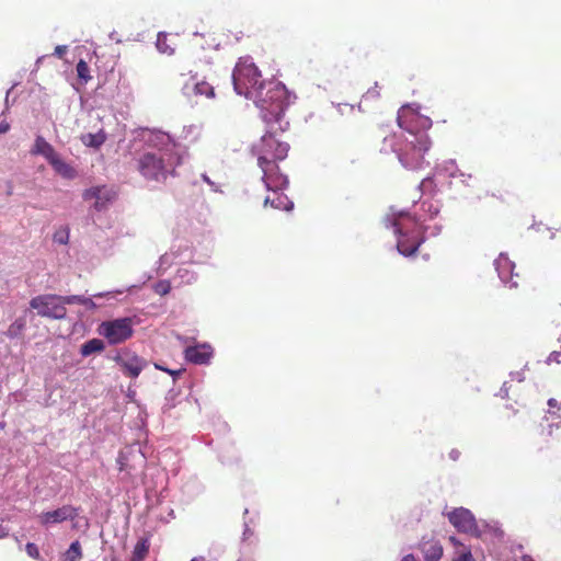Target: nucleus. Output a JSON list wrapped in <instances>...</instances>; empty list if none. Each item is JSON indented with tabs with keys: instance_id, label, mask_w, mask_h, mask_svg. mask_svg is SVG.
<instances>
[{
	"instance_id": "nucleus-57",
	"label": "nucleus",
	"mask_w": 561,
	"mask_h": 561,
	"mask_svg": "<svg viewBox=\"0 0 561 561\" xmlns=\"http://www.w3.org/2000/svg\"><path fill=\"white\" fill-rule=\"evenodd\" d=\"M10 91H11V90H9V91L7 92V96H5V105H7V107L9 106V94H10Z\"/></svg>"
},
{
	"instance_id": "nucleus-7",
	"label": "nucleus",
	"mask_w": 561,
	"mask_h": 561,
	"mask_svg": "<svg viewBox=\"0 0 561 561\" xmlns=\"http://www.w3.org/2000/svg\"><path fill=\"white\" fill-rule=\"evenodd\" d=\"M66 296L43 294L30 300V308L36 310L37 316L53 320H64L67 317Z\"/></svg>"
},
{
	"instance_id": "nucleus-3",
	"label": "nucleus",
	"mask_w": 561,
	"mask_h": 561,
	"mask_svg": "<svg viewBox=\"0 0 561 561\" xmlns=\"http://www.w3.org/2000/svg\"><path fill=\"white\" fill-rule=\"evenodd\" d=\"M407 106H403L398 112V124L402 129L400 133H394L391 136L383 138L381 147L382 152H394L403 168L408 170H421L428 165L424 159V153L431 148L432 141L426 134V130L432 127V119L428 117H420L414 115L412 121H417V124L423 130H413L404 125L403 113Z\"/></svg>"
},
{
	"instance_id": "nucleus-34",
	"label": "nucleus",
	"mask_w": 561,
	"mask_h": 561,
	"mask_svg": "<svg viewBox=\"0 0 561 561\" xmlns=\"http://www.w3.org/2000/svg\"><path fill=\"white\" fill-rule=\"evenodd\" d=\"M171 290V284L169 280H159L156 285H154V291L156 294L160 295V296H165L170 293Z\"/></svg>"
},
{
	"instance_id": "nucleus-30",
	"label": "nucleus",
	"mask_w": 561,
	"mask_h": 561,
	"mask_svg": "<svg viewBox=\"0 0 561 561\" xmlns=\"http://www.w3.org/2000/svg\"><path fill=\"white\" fill-rule=\"evenodd\" d=\"M102 188L101 187H91V188H88L83 192V198L85 201H91V199H95V208L96 209H100L102 207V203H101V199H102Z\"/></svg>"
},
{
	"instance_id": "nucleus-2",
	"label": "nucleus",
	"mask_w": 561,
	"mask_h": 561,
	"mask_svg": "<svg viewBox=\"0 0 561 561\" xmlns=\"http://www.w3.org/2000/svg\"><path fill=\"white\" fill-rule=\"evenodd\" d=\"M133 139L156 149L144 153L138 160V170L148 181L164 182L175 175L176 167L184 162L186 151L168 134L159 129L139 127L131 131Z\"/></svg>"
},
{
	"instance_id": "nucleus-58",
	"label": "nucleus",
	"mask_w": 561,
	"mask_h": 561,
	"mask_svg": "<svg viewBox=\"0 0 561 561\" xmlns=\"http://www.w3.org/2000/svg\"><path fill=\"white\" fill-rule=\"evenodd\" d=\"M45 57H46V56H41V57H38V58H37V60H36V64H37V65H38V64H42V61H43V59H44Z\"/></svg>"
},
{
	"instance_id": "nucleus-1",
	"label": "nucleus",
	"mask_w": 561,
	"mask_h": 561,
	"mask_svg": "<svg viewBox=\"0 0 561 561\" xmlns=\"http://www.w3.org/2000/svg\"><path fill=\"white\" fill-rule=\"evenodd\" d=\"M261 71L253 62H238L232 71V84L237 94L253 99L264 123L279 122L290 104L291 94L286 85L276 80L261 81Z\"/></svg>"
},
{
	"instance_id": "nucleus-5",
	"label": "nucleus",
	"mask_w": 561,
	"mask_h": 561,
	"mask_svg": "<svg viewBox=\"0 0 561 561\" xmlns=\"http://www.w3.org/2000/svg\"><path fill=\"white\" fill-rule=\"evenodd\" d=\"M283 118L284 115L280 117V123H265L267 126L265 134L261 137L260 142L252 147V152L257 157V165L260 168H262V164H277V161L284 160L288 154L289 145L276 139V133H283L289 126V122Z\"/></svg>"
},
{
	"instance_id": "nucleus-42",
	"label": "nucleus",
	"mask_w": 561,
	"mask_h": 561,
	"mask_svg": "<svg viewBox=\"0 0 561 561\" xmlns=\"http://www.w3.org/2000/svg\"><path fill=\"white\" fill-rule=\"evenodd\" d=\"M202 179L205 183H207L210 186L213 192H220L219 186L215 182H213L206 173L202 174Z\"/></svg>"
},
{
	"instance_id": "nucleus-45",
	"label": "nucleus",
	"mask_w": 561,
	"mask_h": 561,
	"mask_svg": "<svg viewBox=\"0 0 561 561\" xmlns=\"http://www.w3.org/2000/svg\"><path fill=\"white\" fill-rule=\"evenodd\" d=\"M332 105L337 110V112H339L340 114H343V113H344V112H343V108H344V107H346V106H350L351 111H353V110H354V105H350V104H347V103H334V102H332Z\"/></svg>"
},
{
	"instance_id": "nucleus-15",
	"label": "nucleus",
	"mask_w": 561,
	"mask_h": 561,
	"mask_svg": "<svg viewBox=\"0 0 561 561\" xmlns=\"http://www.w3.org/2000/svg\"><path fill=\"white\" fill-rule=\"evenodd\" d=\"M122 293H124V290L98 293L92 297H85L82 295H68L66 296V305H79L84 307L85 310L93 311L99 307L98 304L93 300V298L112 297L113 294Z\"/></svg>"
},
{
	"instance_id": "nucleus-46",
	"label": "nucleus",
	"mask_w": 561,
	"mask_h": 561,
	"mask_svg": "<svg viewBox=\"0 0 561 561\" xmlns=\"http://www.w3.org/2000/svg\"><path fill=\"white\" fill-rule=\"evenodd\" d=\"M184 369L181 368V369H170L167 370V374H169L170 376H172L173 380L175 381L182 374H183Z\"/></svg>"
},
{
	"instance_id": "nucleus-8",
	"label": "nucleus",
	"mask_w": 561,
	"mask_h": 561,
	"mask_svg": "<svg viewBox=\"0 0 561 561\" xmlns=\"http://www.w3.org/2000/svg\"><path fill=\"white\" fill-rule=\"evenodd\" d=\"M100 334L107 339L110 344H119L131 337L133 321L130 318H117L111 321H104L100 325Z\"/></svg>"
},
{
	"instance_id": "nucleus-26",
	"label": "nucleus",
	"mask_w": 561,
	"mask_h": 561,
	"mask_svg": "<svg viewBox=\"0 0 561 561\" xmlns=\"http://www.w3.org/2000/svg\"><path fill=\"white\" fill-rule=\"evenodd\" d=\"M461 170L458 168L456 160L449 159L436 167L437 173H445L449 178H457Z\"/></svg>"
},
{
	"instance_id": "nucleus-36",
	"label": "nucleus",
	"mask_w": 561,
	"mask_h": 561,
	"mask_svg": "<svg viewBox=\"0 0 561 561\" xmlns=\"http://www.w3.org/2000/svg\"><path fill=\"white\" fill-rule=\"evenodd\" d=\"M434 186V178L433 175H428L425 179L422 180V182L419 185V188L422 193H425L430 190H432Z\"/></svg>"
},
{
	"instance_id": "nucleus-29",
	"label": "nucleus",
	"mask_w": 561,
	"mask_h": 561,
	"mask_svg": "<svg viewBox=\"0 0 561 561\" xmlns=\"http://www.w3.org/2000/svg\"><path fill=\"white\" fill-rule=\"evenodd\" d=\"M156 47H157L158 51L161 53V54H165V55L171 56L174 53V49L171 48L167 44V33L165 32H159L158 33L157 41H156Z\"/></svg>"
},
{
	"instance_id": "nucleus-59",
	"label": "nucleus",
	"mask_w": 561,
	"mask_h": 561,
	"mask_svg": "<svg viewBox=\"0 0 561 561\" xmlns=\"http://www.w3.org/2000/svg\"><path fill=\"white\" fill-rule=\"evenodd\" d=\"M81 519L84 522V524H83L84 528H87L89 526L88 519L83 518V517Z\"/></svg>"
},
{
	"instance_id": "nucleus-48",
	"label": "nucleus",
	"mask_w": 561,
	"mask_h": 561,
	"mask_svg": "<svg viewBox=\"0 0 561 561\" xmlns=\"http://www.w3.org/2000/svg\"><path fill=\"white\" fill-rule=\"evenodd\" d=\"M460 451L456 448L451 449L448 454L449 458L453 460V461H457L460 457Z\"/></svg>"
},
{
	"instance_id": "nucleus-33",
	"label": "nucleus",
	"mask_w": 561,
	"mask_h": 561,
	"mask_svg": "<svg viewBox=\"0 0 561 561\" xmlns=\"http://www.w3.org/2000/svg\"><path fill=\"white\" fill-rule=\"evenodd\" d=\"M457 178H460V183L466 187H474L477 184V178L473 176L471 173H466L463 171H460Z\"/></svg>"
},
{
	"instance_id": "nucleus-50",
	"label": "nucleus",
	"mask_w": 561,
	"mask_h": 561,
	"mask_svg": "<svg viewBox=\"0 0 561 561\" xmlns=\"http://www.w3.org/2000/svg\"><path fill=\"white\" fill-rule=\"evenodd\" d=\"M10 534L9 527L0 525V539L7 538Z\"/></svg>"
},
{
	"instance_id": "nucleus-18",
	"label": "nucleus",
	"mask_w": 561,
	"mask_h": 561,
	"mask_svg": "<svg viewBox=\"0 0 561 561\" xmlns=\"http://www.w3.org/2000/svg\"><path fill=\"white\" fill-rule=\"evenodd\" d=\"M420 550L425 561H439L443 556V546L436 539L423 538L420 542Z\"/></svg>"
},
{
	"instance_id": "nucleus-31",
	"label": "nucleus",
	"mask_w": 561,
	"mask_h": 561,
	"mask_svg": "<svg viewBox=\"0 0 561 561\" xmlns=\"http://www.w3.org/2000/svg\"><path fill=\"white\" fill-rule=\"evenodd\" d=\"M76 71L78 78L83 82L87 83L90 79V68L83 59H80L76 65Z\"/></svg>"
},
{
	"instance_id": "nucleus-10",
	"label": "nucleus",
	"mask_w": 561,
	"mask_h": 561,
	"mask_svg": "<svg viewBox=\"0 0 561 561\" xmlns=\"http://www.w3.org/2000/svg\"><path fill=\"white\" fill-rule=\"evenodd\" d=\"M493 264L501 283L510 289H517L518 283L514 277H518L519 274L515 273V262L511 261L508 255L502 252L494 260Z\"/></svg>"
},
{
	"instance_id": "nucleus-53",
	"label": "nucleus",
	"mask_w": 561,
	"mask_h": 561,
	"mask_svg": "<svg viewBox=\"0 0 561 561\" xmlns=\"http://www.w3.org/2000/svg\"><path fill=\"white\" fill-rule=\"evenodd\" d=\"M154 367H156V369L164 371V373H167V370H169L168 367H165L164 365H162L160 363H154Z\"/></svg>"
},
{
	"instance_id": "nucleus-37",
	"label": "nucleus",
	"mask_w": 561,
	"mask_h": 561,
	"mask_svg": "<svg viewBox=\"0 0 561 561\" xmlns=\"http://www.w3.org/2000/svg\"><path fill=\"white\" fill-rule=\"evenodd\" d=\"M176 394L178 393L173 389L168 391V393L165 396L164 409H172L175 405L174 400H175Z\"/></svg>"
},
{
	"instance_id": "nucleus-39",
	"label": "nucleus",
	"mask_w": 561,
	"mask_h": 561,
	"mask_svg": "<svg viewBox=\"0 0 561 561\" xmlns=\"http://www.w3.org/2000/svg\"><path fill=\"white\" fill-rule=\"evenodd\" d=\"M364 98L366 100H369V99H378L379 98V91H378V84L377 82L375 83V87L368 89V91L364 94Z\"/></svg>"
},
{
	"instance_id": "nucleus-13",
	"label": "nucleus",
	"mask_w": 561,
	"mask_h": 561,
	"mask_svg": "<svg viewBox=\"0 0 561 561\" xmlns=\"http://www.w3.org/2000/svg\"><path fill=\"white\" fill-rule=\"evenodd\" d=\"M80 510V507L72 505H62L54 511L43 512L39 515V522L45 526L60 524L66 520L73 522L79 516Z\"/></svg>"
},
{
	"instance_id": "nucleus-25",
	"label": "nucleus",
	"mask_w": 561,
	"mask_h": 561,
	"mask_svg": "<svg viewBox=\"0 0 561 561\" xmlns=\"http://www.w3.org/2000/svg\"><path fill=\"white\" fill-rule=\"evenodd\" d=\"M149 552V542L147 539H140L137 541L130 561H145L146 556Z\"/></svg>"
},
{
	"instance_id": "nucleus-60",
	"label": "nucleus",
	"mask_w": 561,
	"mask_h": 561,
	"mask_svg": "<svg viewBox=\"0 0 561 561\" xmlns=\"http://www.w3.org/2000/svg\"><path fill=\"white\" fill-rule=\"evenodd\" d=\"M169 516H171L172 518H174V512H173V510H171V512L169 513Z\"/></svg>"
},
{
	"instance_id": "nucleus-41",
	"label": "nucleus",
	"mask_w": 561,
	"mask_h": 561,
	"mask_svg": "<svg viewBox=\"0 0 561 561\" xmlns=\"http://www.w3.org/2000/svg\"><path fill=\"white\" fill-rule=\"evenodd\" d=\"M68 51L67 45H57L54 50V55L58 58H62Z\"/></svg>"
},
{
	"instance_id": "nucleus-51",
	"label": "nucleus",
	"mask_w": 561,
	"mask_h": 561,
	"mask_svg": "<svg viewBox=\"0 0 561 561\" xmlns=\"http://www.w3.org/2000/svg\"><path fill=\"white\" fill-rule=\"evenodd\" d=\"M252 535H253L252 529L249 527L248 524H244L243 539H247V538H249Z\"/></svg>"
},
{
	"instance_id": "nucleus-4",
	"label": "nucleus",
	"mask_w": 561,
	"mask_h": 561,
	"mask_svg": "<svg viewBox=\"0 0 561 561\" xmlns=\"http://www.w3.org/2000/svg\"><path fill=\"white\" fill-rule=\"evenodd\" d=\"M440 206L437 202L431 199L420 201L413 206V210L397 209L391 206L382 217L385 228L392 231H405L410 227L422 225L438 216Z\"/></svg>"
},
{
	"instance_id": "nucleus-22",
	"label": "nucleus",
	"mask_w": 561,
	"mask_h": 561,
	"mask_svg": "<svg viewBox=\"0 0 561 561\" xmlns=\"http://www.w3.org/2000/svg\"><path fill=\"white\" fill-rule=\"evenodd\" d=\"M50 165L56 173L65 179H73L76 175L73 168L65 162L59 156L54 161H51Z\"/></svg>"
},
{
	"instance_id": "nucleus-12",
	"label": "nucleus",
	"mask_w": 561,
	"mask_h": 561,
	"mask_svg": "<svg viewBox=\"0 0 561 561\" xmlns=\"http://www.w3.org/2000/svg\"><path fill=\"white\" fill-rule=\"evenodd\" d=\"M260 169L263 172L262 181L267 191L277 193L287 188L288 178L279 171L278 164H262Z\"/></svg>"
},
{
	"instance_id": "nucleus-55",
	"label": "nucleus",
	"mask_w": 561,
	"mask_h": 561,
	"mask_svg": "<svg viewBox=\"0 0 561 561\" xmlns=\"http://www.w3.org/2000/svg\"><path fill=\"white\" fill-rule=\"evenodd\" d=\"M72 527H73V528H80V527H81L80 522H79V520L75 522V523L72 524Z\"/></svg>"
},
{
	"instance_id": "nucleus-17",
	"label": "nucleus",
	"mask_w": 561,
	"mask_h": 561,
	"mask_svg": "<svg viewBox=\"0 0 561 561\" xmlns=\"http://www.w3.org/2000/svg\"><path fill=\"white\" fill-rule=\"evenodd\" d=\"M30 153L44 157L49 164L59 156L55 148L41 135L36 136Z\"/></svg>"
},
{
	"instance_id": "nucleus-27",
	"label": "nucleus",
	"mask_w": 561,
	"mask_h": 561,
	"mask_svg": "<svg viewBox=\"0 0 561 561\" xmlns=\"http://www.w3.org/2000/svg\"><path fill=\"white\" fill-rule=\"evenodd\" d=\"M82 559V549L78 540L70 543L69 548L65 552L64 561H80Z\"/></svg>"
},
{
	"instance_id": "nucleus-49",
	"label": "nucleus",
	"mask_w": 561,
	"mask_h": 561,
	"mask_svg": "<svg viewBox=\"0 0 561 561\" xmlns=\"http://www.w3.org/2000/svg\"><path fill=\"white\" fill-rule=\"evenodd\" d=\"M10 129V124L7 121L0 122V135L8 133Z\"/></svg>"
},
{
	"instance_id": "nucleus-44",
	"label": "nucleus",
	"mask_w": 561,
	"mask_h": 561,
	"mask_svg": "<svg viewBox=\"0 0 561 561\" xmlns=\"http://www.w3.org/2000/svg\"><path fill=\"white\" fill-rule=\"evenodd\" d=\"M510 376H511L512 380H516V381H518V382H522V381H524V379H525V375H524V371H523V370H519V371H512V373L510 374Z\"/></svg>"
},
{
	"instance_id": "nucleus-38",
	"label": "nucleus",
	"mask_w": 561,
	"mask_h": 561,
	"mask_svg": "<svg viewBox=\"0 0 561 561\" xmlns=\"http://www.w3.org/2000/svg\"><path fill=\"white\" fill-rule=\"evenodd\" d=\"M172 264V254L164 253L159 259V268H167Z\"/></svg>"
},
{
	"instance_id": "nucleus-20",
	"label": "nucleus",
	"mask_w": 561,
	"mask_h": 561,
	"mask_svg": "<svg viewBox=\"0 0 561 561\" xmlns=\"http://www.w3.org/2000/svg\"><path fill=\"white\" fill-rule=\"evenodd\" d=\"M104 348H105V344H104L103 340L94 337V339L85 341L80 346V354L83 357H88L92 354L101 353Z\"/></svg>"
},
{
	"instance_id": "nucleus-21",
	"label": "nucleus",
	"mask_w": 561,
	"mask_h": 561,
	"mask_svg": "<svg viewBox=\"0 0 561 561\" xmlns=\"http://www.w3.org/2000/svg\"><path fill=\"white\" fill-rule=\"evenodd\" d=\"M81 140L87 147L99 149L106 141V134L103 130L95 134L88 133L82 135Z\"/></svg>"
},
{
	"instance_id": "nucleus-54",
	"label": "nucleus",
	"mask_w": 561,
	"mask_h": 561,
	"mask_svg": "<svg viewBox=\"0 0 561 561\" xmlns=\"http://www.w3.org/2000/svg\"><path fill=\"white\" fill-rule=\"evenodd\" d=\"M522 561H535V560L533 559V557H531V556H529V554H524V556L522 557Z\"/></svg>"
},
{
	"instance_id": "nucleus-61",
	"label": "nucleus",
	"mask_w": 561,
	"mask_h": 561,
	"mask_svg": "<svg viewBox=\"0 0 561 561\" xmlns=\"http://www.w3.org/2000/svg\"><path fill=\"white\" fill-rule=\"evenodd\" d=\"M137 286L136 285H131L128 290L133 289V288H136Z\"/></svg>"
},
{
	"instance_id": "nucleus-40",
	"label": "nucleus",
	"mask_w": 561,
	"mask_h": 561,
	"mask_svg": "<svg viewBox=\"0 0 561 561\" xmlns=\"http://www.w3.org/2000/svg\"><path fill=\"white\" fill-rule=\"evenodd\" d=\"M454 561H476L472 557L471 551H463Z\"/></svg>"
},
{
	"instance_id": "nucleus-23",
	"label": "nucleus",
	"mask_w": 561,
	"mask_h": 561,
	"mask_svg": "<svg viewBox=\"0 0 561 561\" xmlns=\"http://www.w3.org/2000/svg\"><path fill=\"white\" fill-rule=\"evenodd\" d=\"M25 328H26V320H25V318L20 317L18 319H15V321L10 324V327L8 328V330L5 332V335L10 340L19 339L22 336Z\"/></svg>"
},
{
	"instance_id": "nucleus-35",
	"label": "nucleus",
	"mask_w": 561,
	"mask_h": 561,
	"mask_svg": "<svg viewBox=\"0 0 561 561\" xmlns=\"http://www.w3.org/2000/svg\"><path fill=\"white\" fill-rule=\"evenodd\" d=\"M25 551L27 553L28 557L33 558V559H39L41 558V554H39V549L38 547L33 543V542H27L26 546H25Z\"/></svg>"
},
{
	"instance_id": "nucleus-56",
	"label": "nucleus",
	"mask_w": 561,
	"mask_h": 561,
	"mask_svg": "<svg viewBox=\"0 0 561 561\" xmlns=\"http://www.w3.org/2000/svg\"><path fill=\"white\" fill-rule=\"evenodd\" d=\"M191 561H205V558L196 557V558H193Z\"/></svg>"
},
{
	"instance_id": "nucleus-24",
	"label": "nucleus",
	"mask_w": 561,
	"mask_h": 561,
	"mask_svg": "<svg viewBox=\"0 0 561 561\" xmlns=\"http://www.w3.org/2000/svg\"><path fill=\"white\" fill-rule=\"evenodd\" d=\"M204 491V486L202 485V483L195 479V478H192L190 480H187L183 486H182V492L186 495H188L191 499L197 496L198 494H201L202 492Z\"/></svg>"
},
{
	"instance_id": "nucleus-32",
	"label": "nucleus",
	"mask_w": 561,
	"mask_h": 561,
	"mask_svg": "<svg viewBox=\"0 0 561 561\" xmlns=\"http://www.w3.org/2000/svg\"><path fill=\"white\" fill-rule=\"evenodd\" d=\"M69 228L68 227H60L56 232L54 233L53 240L54 242L58 244H67L69 242Z\"/></svg>"
},
{
	"instance_id": "nucleus-43",
	"label": "nucleus",
	"mask_w": 561,
	"mask_h": 561,
	"mask_svg": "<svg viewBox=\"0 0 561 561\" xmlns=\"http://www.w3.org/2000/svg\"><path fill=\"white\" fill-rule=\"evenodd\" d=\"M548 405H549V408H550L549 413L554 414V415H557L558 417H561V415H560V414H558L557 412L552 411V409H556V408H557L558 410L560 409V408H559V403H558V401H557L554 398H550V399L548 400Z\"/></svg>"
},
{
	"instance_id": "nucleus-52",
	"label": "nucleus",
	"mask_w": 561,
	"mask_h": 561,
	"mask_svg": "<svg viewBox=\"0 0 561 561\" xmlns=\"http://www.w3.org/2000/svg\"><path fill=\"white\" fill-rule=\"evenodd\" d=\"M401 561H419V559L414 554L409 553V554L404 556L401 559Z\"/></svg>"
},
{
	"instance_id": "nucleus-11",
	"label": "nucleus",
	"mask_w": 561,
	"mask_h": 561,
	"mask_svg": "<svg viewBox=\"0 0 561 561\" xmlns=\"http://www.w3.org/2000/svg\"><path fill=\"white\" fill-rule=\"evenodd\" d=\"M114 360L121 367L123 374L130 378H137L148 366V362L145 358L128 351L118 354Z\"/></svg>"
},
{
	"instance_id": "nucleus-28",
	"label": "nucleus",
	"mask_w": 561,
	"mask_h": 561,
	"mask_svg": "<svg viewBox=\"0 0 561 561\" xmlns=\"http://www.w3.org/2000/svg\"><path fill=\"white\" fill-rule=\"evenodd\" d=\"M176 277L181 284H192L197 279V274L191 271L188 266H182L178 270Z\"/></svg>"
},
{
	"instance_id": "nucleus-19",
	"label": "nucleus",
	"mask_w": 561,
	"mask_h": 561,
	"mask_svg": "<svg viewBox=\"0 0 561 561\" xmlns=\"http://www.w3.org/2000/svg\"><path fill=\"white\" fill-rule=\"evenodd\" d=\"M264 205H271L275 209L290 211L294 208V202L288 198L283 192L274 193V197L267 196Z\"/></svg>"
},
{
	"instance_id": "nucleus-16",
	"label": "nucleus",
	"mask_w": 561,
	"mask_h": 561,
	"mask_svg": "<svg viewBox=\"0 0 561 561\" xmlns=\"http://www.w3.org/2000/svg\"><path fill=\"white\" fill-rule=\"evenodd\" d=\"M183 92L185 95L190 96L191 94L195 95H205L210 99L215 96L214 87L204 80H197L196 77H192L183 87Z\"/></svg>"
},
{
	"instance_id": "nucleus-9",
	"label": "nucleus",
	"mask_w": 561,
	"mask_h": 561,
	"mask_svg": "<svg viewBox=\"0 0 561 561\" xmlns=\"http://www.w3.org/2000/svg\"><path fill=\"white\" fill-rule=\"evenodd\" d=\"M449 523L457 528L458 531L480 537L481 531L478 527L473 514L465 507H458L447 514Z\"/></svg>"
},
{
	"instance_id": "nucleus-14",
	"label": "nucleus",
	"mask_w": 561,
	"mask_h": 561,
	"mask_svg": "<svg viewBox=\"0 0 561 561\" xmlns=\"http://www.w3.org/2000/svg\"><path fill=\"white\" fill-rule=\"evenodd\" d=\"M185 359L195 365H208L214 356V350L208 343L196 344L185 348Z\"/></svg>"
},
{
	"instance_id": "nucleus-47",
	"label": "nucleus",
	"mask_w": 561,
	"mask_h": 561,
	"mask_svg": "<svg viewBox=\"0 0 561 561\" xmlns=\"http://www.w3.org/2000/svg\"><path fill=\"white\" fill-rule=\"evenodd\" d=\"M499 396L503 399L507 398L508 397V387H507V381H505L503 383V386L501 387L500 391H499Z\"/></svg>"
},
{
	"instance_id": "nucleus-6",
	"label": "nucleus",
	"mask_w": 561,
	"mask_h": 561,
	"mask_svg": "<svg viewBox=\"0 0 561 561\" xmlns=\"http://www.w3.org/2000/svg\"><path fill=\"white\" fill-rule=\"evenodd\" d=\"M404 230L405 231H392L397 239L396 248L401 255L411 256L417 252L421 244L428 238L439 236L443 230V225L435 224L430 226L426 225V222H422V225Z\"/></svg>"
}]
</instances>
